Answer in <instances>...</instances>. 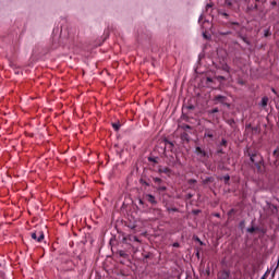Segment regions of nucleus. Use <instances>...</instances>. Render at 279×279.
<instances>
[{
	"instance_id": "f257e3e1",
	"label": "nucleus",
	"mask_w": 279,
	"mask_h": 279,
	"mask_svg": "<svg viewBox=\"0 0 279 279\" xmlns=\"http://www.w3.org/2000/svg\"><path fill=\"white\" fill-rule=\"evenodd\" d=\"M250 156V160L251 162H253V165H255V169L257 171V173H265V161L263 159V156L254 153L251 154L248 153Z\"/></svg>"
},
{
	"instance_id": "f03ea898",
	"label": "nucleus",
	"mask_w": 279,
	"mask_h": 279,
	"mask_svg": "<svg viewBox=\"0 0 279 279\" xmlns=\"http://www.w3.org/2000/svg\"><path fill=\"white\" fill-rule=\"evenodd\" d=\"M194 154L197 156V160L198 162H202V165H206L208 162V158H210L208 151L204 150L199 146L195 147Z\"/></svg>"
},
{
	"instance_id": "7ed1b4c3",
	"label": "nucleus",
	"mask_w": 279,
	"mask_h": 279,
	"mask_svg": "<svg viewBox=\"0 0 279 279\" xmlns=\"http://www.w3.org/2000/svg\"><path fill=\"white\" fill-rule=\"evenodd\" d=\"M31 236L34 241H37V243H43L45 240V233L43 231L33 232Z\"/></svg>"
},
{
	"instance_id": "20e7f679",
	"label": "nucleus",
	"mask_w": 279,
	"mask_h": 279,
	"mask_svg": "<svg viewBox=\"0 0 279 279\" xmlns=\"http://www.w3.org/2000/svg\"><path fill=\"white\" fill-rule=\"evenodd\" d=\"M214 101H216V104H222V106H227V108H230V104L226 102L228 101V97L226 96L217 95L215 96Z\"/></svg>"
},
{
	"instance_id": "39448f33",
	"label": "nucleus",
	"mask_w": 279,
	"mask_h": 279,
	"mask_svg": "<svg viewBox=\"0 0 279 279\" xmlns=\"http://www.w3.org/2000/svg\"><path fill=\"white\" fill-rule=\"evenodd\" d=\"M145 202H148V204H151V206H156L158 204V201L156 199V196L153 194H144Z\"/></svg>"
},
{
	"instance_id": "423d86ee",
	"label": "nucleus",
	"mask_w": 279,
	"mask_h": 279,
	"mask_svg": "<svg viewBox=\"0 0 279 279\" xmlns=\"http://www.w3.org/2000/svg\"><path fill=\"white\" fill-rule=\"evenodd\" d=\"M217 279H230L229 270L219 271L217 275Z\"/></svg>"
},
{
	"instance_id": "0eeeda50",
	"label": "nucleus",
	"mask_w": 279,
	"mask_h": 279,
	"mask_svg": "<svg viewBox=\"0 0 279 279\" xmlns=\"http://www.w3.org/2000/svg\"><path fill=\"white\" fill-rule=\"evenodd\" d=\"M204 138H215V131L213 129H205Z\"/></svg>"
},
{
	"instance_id": "6e6552de",
	"label": "nucleus",
	"mask_w": 279,
	"mask_h": 279,
	"mask_svg": "<svg viewBox=\"0 0 279 279\" xmlns=\"http://www.w3.org/2000/svg\"><path fill=\"white\" fill-rule=\"evenodd\" d=\"M267 104H269V97L265 96L262 98L259 106H262V108H267Z\"/></svg>"
},
{
	"instance_id": "1a4fd4ad",
	"label": "nucleus",
	"mask_w": 279,
	"mask_h": 279,
	"mask_svg": "<svg viewBox=\"0 0 279 279\" xmlns=\"http://www.w3.org/2000/svg\"><path fill=\"white\" fill-rule=\"evenodd\" d=\"M159 173H166L169 175V173H171V169L169 167L161 168L159 169Z\"/></svg>"
},
{
	"instance_id": "9d476101",
	"label": "nucleus",
	"mask_w": 279,
	"mask_h": 279,
	"mask_svg": "<svg viewBox=\"0 0 279 279\" xmlns=\"http://www.w3.org/2000/svg\"><path fill=\"white\" fill-rule=\"evenodd\" d=\"M112 128L116 132H119V130H121V122L112 123Z\"/></svg>"
},
{
	"instance_id": "9b49d317",
	"label": "nucleus",
	"mask_w": 279,
	"mask_h": 279,
	"mask_svg": "<svg viewBox=\"0 0 279 279\" xmlns=\"http://www.w3.org/2000/svg\"><path fill=\"white\" fill-rule=\"evenodd\" d=\"M153 181L155 182V184H157V186H160V184H162V179L158 177L153 178Z\"/></svg>"
},
{
	"instance_id": "f8f14e48",
	"label": "nucleus",
	"mask_w": 279,
	"mask_h": 279,
	"mask_svg": "<svg viewBox=\"0 0 279 279\" xmlns=\"http://www.w3.org/2000/svg\"><path fill=\"white\" fill-rule=\"evenodd\" d=\"M221 70L226 71V73H230V65H228V63H225L222 64Z\"/></svg>"
},
{
	"instance_id": "ddd939ff",
	"label": "nucleus",
	"mask_w": 279,
	"mask_h": 279,
	"mask_svg": "<svg viewBox=\"0 0 279 279\" xmlns=\"http://www.w3.org/2000/svg\"><path fill=\"white\" fill-rule=\"evenodd\" d=\"M252 10H258V4H251L247 7V12H252Z\"/></svg>"
},
{
	"instance_id": "4468645a",
	"label": "nucleus",
	"mask_w": 279,
	"mask_h": 279,
	"mask_svg": "<svg viewBox=\"0 0 279 279\" xmlns=\"http://www.w3.org/2000/svg\"><path fill=\"white\" fill-rule=\"evenodd\" d=\"M220 147H228V141L226 138L221 140Z\"/></svg>"
},
{
	"instance_id": "2eb2a0df",
	"label": "nucleus",
	"mask_w": 279,
	"mask_h": 279,
	"mask_svg": "<svg viewBox=\"0 0 279 279\" xmlns=\"http://www.w3.org/2000/svg\"><path fill=\"white\" fill-rule=\"evenodd\" d=\"M157 191L165 193V191H167V186L160 184L157 186Z\"/></svg>"
},
{
	"instance_id": "dca6fc26",
	"label": "nucleus",
	"mask_w": 279,
	"mask_h": 279,
	"mask_svg": "<svg viewBox=\"0 0 279 279\" xmlns=\"http://www.w3.org/2000/svg\"><path fill=\"white\" fill-rule=\"evenodd\" d=\"M272 156L276 158V160H278V158H279V148H276L274 150Z\"/></svg>"
},
{
	"instance_id": "f3484780",
	"label": "nucleus",
	"mask_w": 279,
	"mask_h": 279,
	"mask_svg": "<svg viewBox=\"0 0 279 279\" xmlns=\"http://www.w3.org/2000/svg\"><path fill=\"white\" fill-rule=\"evenodd\" d=\"M218 13L220 14V16H225V19H229V14L223 12V11H218Z\"/></svg>"
},
{
	"instance_id": "a211bd4d",
	"label": "nucleus",
	"mask_w": 279,
	"mask_h": 279,
	"mask_svg": "<svg viewBox=\"0 0 279 279\" xmlns=\"http://www.w3.org/2000/svg\"><path fill=\"white\" fill-rule=\"evenodd\" d=\"M230 34H232V32L228 31V32H219L220 36H230Z\"/></svg>"
},
{
	"instance_id": "6ab92c4d",
	"label": "nucleus",
	"mask_w": 279,
	"mask_h": 279,
	"mask_svg": "<svg viewBox=\"0 0 279 279\" xmlns=\"http://www.w3.org/2000/svg\"><path fill=\"white\" fill-rule=\"evenodd\" d=\"M228 125H230L231 128H234V119H229L227 120Z\"/></svg>"
},
{
	"instance_id": "aec40b11",
	"label": "nucleus",
	"mask_w": 279,
	"mask_h": 279,
	"mask_svg": "<svg viewBox=\"0 0 279 279\" xmlns=\"http://www.w3.org/2000/svg\"><path fill=\"white\" fill-rule=\"evenodd\" d=\"M225 5H227V8H232V1L231 0H225Z\"/></svg>"
},
{
	"instance_id": "412c9836",
	"label": "nucleus",
	"mask_w": 279,
	"mask_h": 279,
	"mask_svg": "<svg viewBox=\"0 0 279 279\" xmlns=\"http://www.w3.org/2000/svg\"><path fill=\"white\" fill-rule=\"evenodd\" d=\"M246 231L250 232V234H254V232H256V228L251 227Z\"/></svg>"
},
{
	"instance_id": "4be33fe9",
	"label": "nucleus",
	"mask_w": 279,
	"mask_h": 279,
	"mask_svg": "<svg viewBox=\"0 0 279 279\" xmlns=\"http://www.w3.org/2000/svg\"><path fill=\"white\" fill-rule=\"evenodd\" d=\"M238 84H239L240 86H245V81H243V78H239V80H238Z\"/></svg>"
},
{
	"instance_id": "5701e85b",
	"label": "nucleus",
	"mask_w": 279,
	"mask_h": 279,
	"mask_svg": "<svg viewBox=\"0 0 279 279\" xmlns=\"http://www.w3.org/2000/svg\"><path fill=\"white\" fill-rule=\"evenodd\" d=\"M225 184H228V182H230V177L227 174L223 178Z\"/></svg>"
},
{
	"instance_id": "b1692460",
	"label": "nucleus",
	"mask_w": 279,
	"mask_h": 279,
	"mask_svg": "<svg viewBox=\"0 0 279 279\" xmlns=\"http://www.w3.org/2000/svg\"><path fill=\"white\" fill-rule=\"evenodd\" d=\"M131 241H135V243H141V240H138V236H135V235L131 238Z\"/></svg>"
},
{
	"instance_id": "393cba45",
	"label": "nucleus",
	"mask_w": 279,
	"mask_h": 279,
	"mask_svg": "<svg viewBox=\"0 0 279 279\" xmlns=\"http://www.w3.org/2000/svg\"><path fill=\"white\" fill-rule=\"evenodd\" d=\"M215 4H213V3H208L207 5H206V12H208V10H213V7H214Z\"/></svg>"
},
{
	"instance_id": "a878e982",
	"label": "nucleus",
	"mask_w": 279,
	"mask_h": 279,
	"mask_svg": "<svg viewBox=\"0 0 279 279\" xmlns=\"http://www.w3.org/2000/svg\"><path fill=\"white\" fill-rule=\"evenodd\" d=\"M167 210H168V213H178V208H175V207L168 208Z\"/></svg>"
},
{
	"instance_id": "bb28decb",
	"label": "nucleus",
	"mask_w": 279,
	"mask_h": 279,
	"mask_svg": "<svg viewBox=\"0 0 279 279\" xmlns=\"http://www.w3.org/2000/svg\"><path fill=\"white\" fill-rule=\"evenodd\" d=\"M187 183H189V184H196V183H197V180H195V179H190V180L187 181Z\"/></svg>"
},
{
	"instance_id": "cd10ccee",
	"label": "nucleus",
	"mask_w": 279,
	"mask_h": 279,
	"mask_svg": "<svg viewBox=\"0 0 279 279\" xmlns=\"http://www.w3.org/2000/svg\"><path fill=\"white\" fill-rule=\"evenodd\" d=\"M166 145H170V147H173V142H170L169 140H165Z\"/></svg>"
},
{
	"instance_id": "c85d7f7f",
	"label": "nucleus",
	"mask_w": 279,
	"mask_h": 279,
	"mask_svg": "<svg viewBox=\"0 0 279 279\" xmlns=\"http://www.w3.org/2000/svg\"><path fill=\"white\" fill-rule=\"evenodd\" d=\"M182 138H183V141H187V142H189V134L184 133V134L182 135Z\"/></svg>"
},
{
	"instance_id": "c756f323",
	"label": "nucleus",
	"mask_w": 279,
	"mask_h": 279,
	"mask_svg": "<svg viewBox=\"0 0 279 279\" xmlns=\"http://www.w3.org/2000/svg\"><path fill=\"white\" fill-rule=\"evenodd\" d=\"M119 254H120V256H121L122 258H125V256H128V254H125V252H123V251H120Z\"/></svg>"
},
{
	"instance_id": "7c9ffc66",
	"label": "nucleus",
	"mask_w": 279,
	"mask_h": 279,
	"mask_svg": "<svg viewBox=\"0 0 279 279\" xmlns=\"http://www.w3.org/2000/svg\"><path fill=\"white\" fill-rule=\"evenodd\" d=\"M217 112H219V108H214V109L211 110V114H217Z\"/></svg>"
},
{
	"instance_id": "2f4dec72",
	"label": "nucleus",
	"mask_w": 279,
	"mask_h": 279,
	"mask_svg": "<svg viewBox=\"0 0 279 279\" xmlns=\"http://www.w3.org/2000/svg\"><path fill=\"white\" fill-rule=\"evenodd\" d=\"M217 154H225L223 148L221 146H219V148L217 149Z\"/></svg>"
},
{
	"instance_id": "473e14b6",
	"label": "nucleus",
	"mask_w": 279,
	"mask_h": 279,
	"mask_svg": "<svg viewBox=\"0 0 279 279\" xmlns=\"http://www.w3.org/2000/svg\"><path fill=\"white\" fill-rule=\"evenodd\" d=\"M172 247H180V243L174 242V243L172 244Z\"/></svg>"
},
{
	"instance_id": "72a5a7b5",
	"label": "nucleus",
	"mask_w": 279,
	"mask_h": 279,
	"mask_svg": "<svg viewBox=\"0 0 279 279\" xmlns=\"http://www.w3.org/2000/svg\"><path fill=\"white\" fill-rule=\"evenodd\" d=\"M192 197H193V194L191 193L186 195V199H192Z\"/></svg>"
},
{
	"instance_id": "f704fd0d",
	"label": "nucleus",
	"mask_w": 279,
	"mask_h": 279,
	"mask_svg": "<svg viewBox=\"0 0 279 279\" xmlns=\"http://www.w3.org/2000/svg\"><path fill=\"white\" fill-rule=\"evenodd\" d=\"M267 36H271V33H269V31H266V33H265L266 38H267Z\"/></svg>"
},
{
	"instance_id": "c9c22d12",
	"label": "nucleus",
	"mask_w": 279,
	"mask_h": 279,
	"mask_svg": "<svg viewBox=\"0 0 279 279\" xmlns=\"http://www.w3.org/2000/svg\"><path fill=\"white\" fill-rule=\"evenodd\" d=\"M218 80H221L222 82H226V77L225 76H218Z\"/></svg>"
},
{
	"instance_id": "e433bc0d",
	"label": "nucleus",
	"mask_w": 279,
	"mask_h": 279,
	"mask_svg": "<svg viewBox=\"0 0 279 279\" xmlns=\"http://www.w3.org/2000/svg\"><path fill=\"white\" fill-rule=\"evenodd\" d=\"M142 184H145V186H149V183L146 181L142 182Z\"/></svg>"
},
{
	"instance_id": "4c0bfd02",
	"label": "nucleus",
	"mask_w": 279,
	"mask_h": 279,
	"mask_svg": "<svg viewBox=\"0 0 279 279\" xmlns=\"http://www.w3.org/2000/svg\"><path fill=\"white\" fill-rule=\"evenodd\" d=\"M271 5H278V2L272 1V2H271Z\"/></svg>"
},
{
	"instance_id": "58836bf2",
	"label": "nucleus",
	"mask_w": 279,
	"mask_h": 279,
	"mask_svg": "<svg viewBox=\"0 0 279 279\" xmlns=\"http://www.w3.org/2000/svg\"><path fill=\"white\" fill-rule=\"evenodd\" d=\"M231 25H238L239 26V23L238 22H232Z\"/></svg>"
},
{
	"instance_id": "ea45409f",
	"label": "nucleus",
	"mask_w": 279,
	"mask_h": 279,
	"mask_svg": "<svg viewBox=\"0 0 279 279\" xmlns=\"http://www.w3.org/2000/svg\"><path fill=\"white\" fill-rule=\"evenodd\" d=\"M204 38L208 39V35L206 33L203 34Z\"/></svg>"
},
{
	"instance_id": "a19ab883",
	"label": "nucleus",
	"mask_w": 279,
	"mask_h": 279,
	"mask_svg": "<svg viewBox=\"0 0 279 279\" xmlns=\"http://www.w3.org/2000/svg\"><path fill=\"white\" fill-rule=\"evenodd\" d=\"M140 204L143 206L145 202H143V199H140Z\"/></svg>"
},
{
	"instance_id": "79ce46f5",
	"label": "nucleus",
	"mask_w": 279,
	"mask_h": 279,
	"mask_svg": "<svg viewBox=\"0 0 279 279\" xmlns=\"http://www.w3.org/2000/svg\"><path fill=\"white\" fill-rule=\"evenodd\" d=\"M207 82H213V78H210V77H207Z\"/></svg>"
},
{
	"instance_id": "37998d69",
	"label": "nucleus",
	"mask_w": 279,
	"mask_h": 279,
	"mask_svg": "<svg viewBox=\"0 0 279 279\" xmlns=\"http://www.w3.org/2000/svg\"><path fill=\"white\" fill-rule=\"evenodd\" d=\"M194 108H195L194 106H190V107H189L190 110H193Z\"/></svg>"
},
{
	"instance_id": "c03bdc74",
	"label": "nucleus",
	"mask_w": 279,
	"mask_h": 279,
	"mask_svg": "<svg viewBox=\"0 0 279 279\" xmlns=\"http://www.w3.org/2000/svg\"><path fill=\"white\" fill-rule=\"evenodd\" d=\"M271 92H272L275 95L277 94V93H276V89H274V88L271 89Z\"/></svg>"
},
{
	"instance_id": "a18cd8bd",
	"label": "nucleus",
	"mask_w": 279,
	"mask_h": 279,
	"mask_svg": "<svg viewBox=\"0 0 279 279\" xmlns=\"http://www.w3.org/2000/svg\"><path fill=\"white\" fill-rule=\"evenodd\" d=\"M185 128H186L187 130H191V125H186Z\"/></svg>"
},
{
	"instance_id": "49530a36",
	"label": "nucleus",
	"mask_w": 279,
	"mask_h": 279,
	"mask_svg": "<svg viewBox=\"0 0 279 279\" xmlns=\"http://www.w3.org/2000/svg\"><path fill=\"white\" fill-rule=\"evenodd\" d=\"M206 182H210V179H206Z\"/></svg>"
},
{
	"instance_id": "de8ad7c7",
	"label": "nucleus",
	"mask_w": 279,
	"mask_h": 279,
	"mask_svg": "<svg viewBox=\"0 0 279 279\" xmlns=\"http://www.w3.org/2000/svg\"><path fill=\"white\" fill-rule=\"evenodd\" d=\"M260 279H265V275Z\"/></svg>"
},
{
	"instance_id": "09e8293b",
	"label": "nucleus",
	"mask_w": 279,
	"mask_h": 279,
	"mask_svg": "<svg viewBox=\"0 0 279 279\" xmlns=\"http://www.w3.org/2000/svg\"><path fill=\"white\" fill-rule=\"evenodd\" d=\"M255 1H257V2H258V1H260V0H255Z\"/></svg>"
}]
</instances>
